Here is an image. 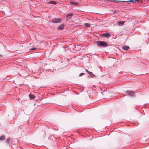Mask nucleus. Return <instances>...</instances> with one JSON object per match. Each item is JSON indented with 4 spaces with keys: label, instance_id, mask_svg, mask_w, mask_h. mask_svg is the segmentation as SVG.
<instances>
[{
    "label": "nucleus",
    "instance_id": "15",
    "mask_svg": "<svg viewBox=\"0 0 149 149\" xmlns=\"http://www.w3.org/2000/svg\"><path fill=\"white\" fill-rule=\"evenodd\" d=\"M86 71L89 74H90L91 75H92V74H93V73L92 72L89 71L87 69H86Z\"/></svg>",
    "mask_w": 149,
    "mask_h": 149
},
{
    "label": "nucleus",
    "instance_id": "22",
    "mask_svg": "<svg viewBox=\"0 0 149 149\" xmlns=\"http://www.w3.org/2000/svg\"><path fill=\"white\" fill-rule=\"evenodd\" d=\"M54 136L52 135L51 136V137L52 138H52L54 137Z\"/></svg>",
    "mask_w": 149,
    "mask_h": 149
},
{
    "label": "nucleus",
    "instance_id": "8",
    "mask_svg": "<svg viewBox=\"0 0 149 149\" xmlns=\"http://www.w3.org/2000/svg\"><path fill=\"white\" fill-rule=\"evenodd\" d=\"M70 4L75 6H79V3L78 2H75L73 1H70Z\"/></svg>",
    "mask_w": 149,
    "mask_h": 149
},
{
    "label": "nucleus",
    "instance_id": "14",
    "mask_svg": "<svg viewBox=\"0 0 149 149\" xmlns=\"http://www.w3.org/2000/svg\"><path fill=\"white\" fill-rule=\"evenodd\" d=\"M84 26L88 27H90V24L87 23H85L84 24Z\"/></svg>",
    "mask_w": 149,
    "mask_h": 149
},
{
    "label": "nucleus",
    "instance_id": "2",
    "mask_svg": "<svg viewBox=\"0 0 149 149\" xmlns=\"http://www.w3.org/2000/svg\"><path fill=\"white\" fill-rule=\"evenodd\" d=\"M61 19L59 18H55L51 19V22L54 23H60L61 22Z\"/></svg>",
    "mask_w": 149,
    "mask_h": 149
},
{
    "label": "nucleus",
    "instance_id": "11",
    "mask_svg": "<svg viewBox=\"0 0 149 149\" xmlns=\"http://www.w3.org/2000/svg\"><path fill=\"white\" fill-rule=\"evenodd\" d=\"M139 0H134V2H139ZM134 1V0H130L128 1H127V2L128 3V2H133Z\"/></svg>",
    "mask_w": 149,
    "mask_h": 149
},
{
    "label": "nucleus",
    "instance_id": "10",
    "mask_svg": "<svg viewBox=\"0 0 149 149\" xmlns=\"http://www.w3.org/2000/svg\"><path fill=\"white\" fill-rule=\"evenodd\" d=\"M129 48V47L127 46H123V47L122 49L125 50H128Z\"/></svg>",
    "mask_w": 149,
    "mask_h": 149
},
{
    "label": "nucleus",
    "instance_id": "18",
    "mask_svg": "<svg viewBox=\"0 0 149 149\" xmlns=\"http://www.w3.org/2000/svg\"><path fill=\"white\" fill-rule=\"evenodd\" d=\"M84 74H85L84 73H83V72L79 74V76L81 77V76H82V75H84Z\"/></svg>",
    "mask_w": 149,
    "mask_h": 149
},
{
    "label": "nucleus",
    "instance_id": "4",
    "mask_svg": "<svg viewBox=\"0 0 149 149\" xmlns=\"http://www.w3.org/2000/svg\"><path fill=\"white\" fill-rule=\"evenodd\" d=\"M111 34L108 33H106L101 34V36L102 38H106L108 39L111 36Z\"/></svg>",
    "mask_w": 149,
    "mask_h": 149
},
{
    "label": "nucleus",
    "instance_id": "20",
    "mask_svg": "<svg viewBox=\"0 0 149 149\" xmlns=\"http://www.w3.org/2000/svg\"><path fill=\"white\" fill-rule=\"evenodd\" d=\"M36 49V48H31V50H34Z\"/></svg>",
    "mask_w": 149,
    "mask_h": 149
},
{
    "label": "nucleus",
    "instance_id": "23",
    "mask_svg": "<svg viewBox=\"0 0 149 149\" xmlns=\"http://www.w3.org/2000/svg\"><path fill=\"white\" fill-rule=\"evenodd\" d=\"M105 1H109V0H105Z\"/></svg>",
    "mask_w": 149,
    "mask_h": 149
},
{
    "label": "nucleus",
    "instance_id": "13",
    "mask_svg": "<svg viewBox=\"0 0 149 149\" xmlns=\"http://www.w3.org/2000/svg\"><path fill=\"white\" fill-rule=\"evenodd\" d=\"M124 23L125 22L124 21H120L119 22V25L120 26H122Z\"/></svg>",
    "mask_w": 149,
    "mask_h": 149
},
{
    "label": "nucleus",
    "instance_id": "1",
    "mask_svg": "<svg viewBox=\"0 0 149 149\" xmlns=\"http://www.w3.org/2000/svg\"><path fill=\"white\" fill-rule=\"evenodd\" d=\"M97 46L99 47H106L108 46L107 43L106 42L103 41H97L95 42Z\"/></svg>",
    "mask_w": 149,
    "mask_h": 149
},
{
    "label": "nucleus",
    "instance_id": "6",
    "mask_svg": "<svg viewBox=\"0 0 149 149\" xmlns=\"http://www.w3.org/2000/svg\"><path fill=\"white\" fill-rule=\"evenodd\" d=\"M65 26V25L64 24H62L61 25L58 27L57 29L59 30H63Z\"/></svg>",
    "mask_w": 149,
    "mask_h": 149
},
{
    "label": "nucleus",
    "instance_id": "5",
    "mask_svg": "<svg viewBox=\"0 0 149 149\" xmlns=\"http://www.w3.org/2000/svg\"><path fill=\"white\" fill-rule=\"evenodd\" d=\"M73 15V14L71 13H70L67 14L65 18L66 20V21H68L71 19L72 18V16Z\"/></svg>",
    "mask_w": 149,
    "mask_h": 149
},
{
    "label": "nucleus",
    "instance_id": "16",
    "mask_svg": "<svg viewBox=\"0 0 149 149\" xmlns=\"http://www.w3.org/2000/svg\"><path fill=\"white\" fill-rule=\"evenodd\" d=\"M114 2H115L117 3H119V2H127V1H118V0L116 1V0H114Z\"/></svg>",
    "mask_w": 149,
    "mask_h": 149
},
{
    "label": "nucleus",
    "instance_id": "19",
    "mask_svg": "<svg viewBox=\"0 0 149 149\" xmlns=\"http://www.w3.org/2000/svg\"><path fill=\"white\" fill-rule=\"evenodd\" d=\"M90 76L93 77V78H94V77H96L95 75H94L93 73V74H92V75H91Z\"/></svg>",
    "mask_w": 149,
    "mask_h": 149
},
{
    "label": "nucleus",
    "instance_id": "3",
    "mask_svg": "<svg viewBox=\"0 0 149 149\" xmlns=\"http://www.w3.org/2000/svg\"><path fill=\"white\" fill-rule=\"evenodd\" d=\"M125 93L128 97H133L134 96V93L132 91H127L125 92Z\"/></svg>",
    "mask_w": 149,
    "mask_h": 149
},
{
    "label": "nucleus",
    "instance_id": "7",
    "mask_svg": "<svg viewBox=\"0 0 149 149\" xmlns=\"http://www.w3.org/2000/svg\"><path fill=\"white\" fill-rule=\"evenodd\" d=\"M29 97L31 99L33 100L35 98V96L34 94L31 93H30L29 95Z\"/></svg>",
    "mask_w": 149,
    "mask_h": 149
},
{
    "label": "nucleus",
    "instance_id": "21",
    "mask_svg": "<svg viewBox=\"0 0 149 149\" xmlns=\"http://www.w3.org/2000/svg\"><path fill=\"white\" fill-rule=\"evenodd\" d=\"M109 1L110 2H112L113 1H114V0H109Z\"/></svg>",
    "mask_w": 149,
    "mask_h": 149
},
{
    "label": "nucleus",
    "instance_id": "9",
    "mask_svg": "<svg viewBox=\"0 0 149 149\" xmlns=\"http://www.w3.org/2000/svg\"><path fill=\"white\" fill-rule=\"evenodd\" d=\"M48 3V4H52L56 5L57 4V3L54 1H50Z\"/></svg>",
    "mask_w": 149,
    "mask_h": 149
},
{
    "label": "nucleus",
    "instance_id": "17",
    "mask_svg": "<svg viewBox=\"0 0 149 149\" xmlns=\"http://www.w3.org/2000/svg\"><path fill=\"white\" fill-rule=\"evenodd\" d=\"M10 140V139L9 138H8L6 139V143L7 144H8L9 143V141Z\"/></svg>",
    "mask_w": 149,
    "mask_h": 149
},
{
    "label": "nucleus",
    "instance_id": "12",
    "mask_svg": "<svg viewBox=\"0 0 149 149\" xmlns=\"http://www.w3.org/2000/svg\"><path fill=\"white\" fill-rule=\"evenodd\" d=\"M5 139V137L4 135H2L0 136V141H3Z\"/></svg>",
    "mask_w": 149,
    "mask_h": 149
}]
</instances>
